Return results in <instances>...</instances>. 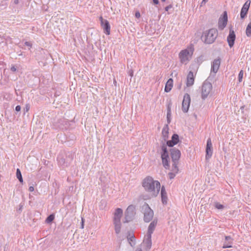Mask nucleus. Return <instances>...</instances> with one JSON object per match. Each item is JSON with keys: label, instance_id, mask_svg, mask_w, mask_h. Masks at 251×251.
<instances>
[{"label": "nucleus", "instance_id": "nucleus-1", "mask_svg": "<svg viewBox=\"0 0 251 251\" xmlns=\"http://www.w3.org/2000/svg\"><path fill=\"white\" fill-rule=\"evenodd\" d=\"M142 186L145 190L151 193L152 197H156L160 191V183L157 180H154L152 177H146L142 182Z\"/></svg>", "mask_w": 251, "mask_h": 251}, {"label": "nucleus", "instance_id": "nucleus-2", "mask_svg": "<svg viewBox=\"0 0 251 251\" xmlns=\"http://www.w3.org/2000/svg\"><path fill=\"white\" fill-rule=\"evenodd\" d=\"M218 36V30L212 28L203 32L201 39L204 43L211 44L213 43Z\"/></svg>", "mask_w": 251, "mask_h": 251}, {"label": "nucleus", "instance_id": "nucleus-3", "mask_svg": "<svg viewBox=\"0 0 251 251\" xmlns=\"http://www.w3.org/2000/svg\"><path fill=\"white\" fill-rule=\"evenodd\" d=\"M194 51V47L190 44L187 49L180 51L179 53V58L181 63L187 64L192 58Z\"/></svg>", "mask_w": 251, "mask_h": 251}, {"label": "nucleus", "instance_id": "nucleus-4", "mask_svg": "<svg viewBox=\"0 0 251 251\" xmlns=\"http://www.w3.org/2000/svg\"><path fill=\"white\" fill-rule=\"evenodd\" d=\"M172 102L170 100L169 102L167 104V124L162 129V136L163 140L162 141H166L169 138V126L168 124H170L171 122V107H172Z\"/></svg>", "mask_w": 251, "mask_h": 251}, {"label": "nucleus", "instance_id": "nucleus-5", "mask_svg": "<svg viewBox=\"0 0 251 251\" xmlns=\"http://www.w3.org/2000/svg\"><path fill=\"white\" fill-rule=\"evenodd\" d=\"M167 145L165 141H161V158L163 167L166 169L170 168V157L169 155V152L167 148Z\"/></svg>", "mask_w": 251, "mask_h": 251}, {"label": "nucleus", "instance_id": "nucleus-6", "mask_svg": "<svg viewBox=\"0 0 251 251\" xmlns=\"http://www.w3.org/2000/svg\"><path fill=\"white\" fill-rule=\"evenodd\" d=\"M123 214V210L120 208H117L115 209L114 213L113 224L114 225V229L115 233L119 234L121 232V218Z\"/></svg>", "mask_w": 251, "mask_h": 251}, {"label": "nucleus", "instance_id": "nucleus-7", "mask_svg": "<svg viewBox=\"0 0 251 251\" xmlns=\"http://www.w3.org/2000/svg\"><path fill=\"white\" fill-rule=\"evenodd\" d=\"M142 210L143 211L144 222L149 223L151 221L153 217L154 213L149 204L145 202L142 206Z\"/></svg>", "mask_w": 251, "mask_h": 251}, {"label": "nucleus", "instance_id": "nucleus-8", "mask_svg": "<svg viewBox=\"0 0 251 251\" xmlns=\"http://www.w3.org/2000/svg\"><path fill=\"white\" fill-rule=\"evenodd\" d=\"M212 89V84L207 81H204L201 87V98L205 100L209 96Z\"/></svg>", "mask_w": 251, "mask_h": 251}, {"label": "nucleus", "instance_id": "nucleus-9", "mask_svg": "<svg viewBox=\"0 0 251 251\" xmlns=\"http://www.w3.org/2000/svg\"><path fill=\"white\" fill-rule=\"evenodd\" d=\"M136 214L135 206L133 205H129L125 212L124 223L132 221Z\"/></svg>", "mask_w": 251, "mask_h": 251}, {"label": "nucleus", "instance_id": "nucleus-10", "mask_svg": "<svg viewBox=\"0 0 251 251\" xmlns=\"http://www.w3.org/2000/svg\"><path fill=\"white\" fill-rule=\"evenodd\" d=\"M191 102L190 96L188 93H185L183 97L182 103V110L184 113H187L189 110Z\"/></svg>", "mask_w": 251, "mask_h": 251}, {"label": "nucleus", "instance_id": "nucleus-11", "mask_svg": "<svg viewBox=\"0 0 251 251\" xmlns=\"http://www.w3.org/2000/svg\"><path fill=\"white\" fill-rule=\"evenodd\" d=\"M170 151L173 162L178 163L181 156L180 151L176 148H173L170 149Z\"/></svg>", "mask_w": 251, "mask_h": 251}, {"label": "nucleus", "instance_id": "nucleus-12", "mask_svg": "<svg viewBox=\"0 0 251 251\" xmlns=\"http://www.w3.org/2000/svg\"><path fill=\"white\" fill-rule=\"evenodd\" d=\"M100 20L104 33L106 35H109L110 34V25L109 22L107 20L103 19L101 16L100 17Z\"/></svg>", "mask_w": 251, "mask_h": 251}, {"label": "nucleus", "instance_id": "nucleus-13", "mask_svg": "<svg viewBox=\"0 0 251 251\" xmlns=\"http://www.w3.org/2000/svg\"><path fill=\"white\" fill-rule=\"evenodd\" d=\"M236 39V35L231 26L229 28V34L227 37V42L230 48L233 47Z\"/></svg>", "mask_w": 251, "mask_h": 251}, {"label": "nucleus", "instance_id": "nucleus-14", "mask_svg": "<svg viewBox=\"0 0 251 251\" xmlns=\"http://www.w3.org/2000/svg\"><path fill=\"white\" fill-rule=\"evenodd\" d=\"M58 123L60 124V125L59 126V128L63 129H67L72 126V124H74L75 122L74 120L71 121H68L67 119H60L58 120Z\"/></svg>", "mask_w": 251, "mask_h": 251}, {"label": "nucleus", "instance_id": "nucleus-15", "mask_svg": "<svg viewBox=\"0 0 251 251\" xmlns=\"http://www.w3.org/2000/svg\"><path fill=\"white\" fill-rule=\"evenodd\" d=\"M251 2V0H248L243 5L240 12V18L241 19H244L247 17Z\"/></svg>", "mask_w": 251, "mask_h": 251}, {"label": "nucleus", "instance_id": "nucleus-16", "mask_svg": "<svg viewBox=\"0 0 251 251\" xmlns=\"http://www.w3.org/2000/svg\"><path fill=\"white\" fill-rule=\"evenodd\" d=\"M227 15L226 11L223 13V17H220L218 22V28L220 30H223L226 26L227 22Z\"/></svg>", "mask_w": 251, "mask_h": 251}, {"label": "nucleus", "instance_id": "nucleus-17", "mask_svg": "<svg viewBox=\"0 0 251 251\" xmlns=\"http://www.w3.org/2000/svg\"><path fill=\"white\" fill-rule=\"evenodd\" d=\"M205 151V159L208 160L211 158L213 153L212 144L210 138H208L207 140Z\"/></svg>", "mask_w": 251, "mask_h": 251}, {"label": "nucleus", "instance_id": "nucleus-18", "mask_svg": "<svg viewBox=\"0 0 251 251\" xmlns=\"http://www.w3.org/2000/svg\"><path fill=\"white\" fill-rule=\"evenodd\" d=\"M221 64V59L218 57L214 60L211 64V73H213L214 75L218 72Z\"/></svg>", "mask_w": 251, "mask_h": 251}, {"label": "nucleus", "instance_id": "nucleus-19", "mask_svg": "<svg viewBox=\"0 0 251 251\" xmlns=\"http://www.w3.org/2000/svg\"><path fill=\"white\" fill-rule=\"evenodd\" d=\"M144 244L146 246V249L147 250H150L151 247V235L148 234L145 236L144 241Z\"/></svg>", "mask_w": 251, "mask_h": 251}, {"label": "nucleus", "instance_id": "nucleus-20", "mask_svg": "<svg viewBox=\"0 0 251 251\" xmlns=\"http://www.w3.org/2000/svg\"><path fill=\"white\" fill-rule=\"evenodd\" d=\"M161 201L164 205L167 204L168 202V197L167 192L165 190V187L164 186H162L161 188Z\"/></svg>", "mask_w": 251, "mask_h": 251}, {"label": "nucleus", "instance_id": "nucleus-21", "mask_svg": "<svg viewBox=\"0 0 251 251\" xmlns=\"http://www.w3.org/2000/svg\"><path fill=\"white\" fill-rule=\"evenodd\" d=\"M233 239L230 236H225V241L224 243L223 248H230L232 247Z\"/></svg>", "mask_w": 251, "mask_h": 251}, {"label": "nucleus", "instance_id": "nucleus-22", "mask_svg": "<svg viewBox=\"0 0 251 251\" xmlns=\"http://www.w3.org/2000/svg\"><path fill=\"white\" fill-rule=\"evenodd\" d=\"M157 219H154L149 225V226L148 227V234L151 235L152 233L153 232L155 227L157 225Z\"/></svg>", "mask_w": 251, "mask_h": 251}, {"label": "nucleus", "instance_id": "nucleus-23", "mask_svg": "<svg viewBox=\"0 0 251 251\" xmlns=\"http://www.w3.org/2000/svg\"><path fill=\"white\" fill-rule=\"evenodd\" d=\"M194 82V77L193 73L192 71H190L187 76V82L186 85L188 87L191 86L193 85Z\"/></svg>", "mask_w": 251, "mask_h": 251}, {"label": "nucleus", "instance_id": "nucleus-24", "mask_svg": "<svg viewBox=\"0 0 251 251\" xmlns=\"http://www.w3.org/2000/svg\"><path fill=\"white\" fill-rule=\"evenodd\" d=\"M173 86V79L171 78H169L166 83L164 91L166 93L169 92Z\"/></svg>", "mask_w": 251, "mask_h": 251}, {"label": "nucleus", "instance_id": "nucleus-25", "mask_svg": "<svg viewBox=\"0 0 251 251\" xmlns=\"http://www.w3.org/2000/svg\"><path fill=\"white\" fill-rule=\"evenodd\" d=\"M54 218H55L54 214H51L47 217V218L45 220V222L47 224H51L54 220Z\"/></svg>", "mask_w": 251, "mask_h": 251}, {"label": "nucleus", "instance_id": "nucleus-26", "mask_svg": "<svg viewBox=\"0 0 251 251\" xmlns=\"http://www.w3.org/2000/svg\"><path fill=\"white\" fill-rule=\"evenodd\" d=\"M171 140L176 145L179 142L178 135L176 133H174L172 136Z\"/></svg>", "mask_w": 251, "mask_h": 251}, {"label": "nucleus", "instance_id": "nucleus-27", "mask_svg": "<svg viewBox=\"0 0 251 251\" xmlns=\"http://www.w3.org/2000/svg\"><path fill=\"white\" fill-rule=\"evenodd\" d=\"M127 240L131 246L133 247L135 245V237L134 234H132L130 237H128Z\"/></svg>", "mask_w": 251, "mask_h": 251}, {"label": "nucleus", "instance_id": "nucleus-28", "mask_svg": "<svg viewBox=\"0 0 251 251\" xmlns=\"http://www.w3.org/2000/svg\"><path fill=\"white\" fill-rule=\"evenodd\" d=\"M16 176H17V178L19 180V181L22 183L23 182V179L22 177V175L20 170L18 168L17 169V170H16Z\"/></svg>", "mask_w": 251, "mask_h": 251}, {"label": "nucleus", "instance_id": "nucleus-29", "mask_svg": "<svg viewBox=\"0 0 251 251\" xmlns=\"http://www.w3.org/2000/svg\"><path fill=\"white\" fill-rule=\"evenodd\" d=\"M178 164V163L173 162L172 164V172L175 173L176 174H177L179 170L178 168L177 167Z\"/></svg>", "mask_w": 251, "mask_h": 251}, {"label": "nucleus", "instance_id": "nucleus-30", "mask_svg": "<svg viewBox=\"0 0 251 251\" xmlns=\"http://www.w3.org/2000/svg\"><path fill=\"white\" fill-rule=\"evenodd\" d=\"M58 163L60 165L63 166V167H66V159L63 157H58Z\"/></svg>", "mask_w": 251, "mask_h": 251}, {"label": "nucleus", "instance_id": "nucleus-31", "mask_svg": "<svg viewBox=\"0 0 251 251\" xmlns=\"http://www.w3.org/2000/svg\"><path fill=\"white\" fill-rule=\"evenodd\" d=\"M246 34L248 37L251 36V23H249L247 26Z\"/></svg>", "mask_w": 251, "mask_h": 251}, {"label": "nucleus", "instance_id": "nucleus-32", "mask_svg": "<svg viewBox=\"0 0 251 251\" xmlns=\"http://www.w3.org/2000/svg\"><path fill=\"white\" fill-rule=\"evenodd\" d=\"M214 206L216 208L219 210H222L225 207L223 204H222L218 202H214Z\"/></svg>", "mask_w": 251, "mask_h": 251}, {"label": "nucleus", "instance_id": "nucleus-33", "mask_svg": "<svg viewBox=\"0 0 251 251\" xmlns=\"http://www.w3.org/2000/svg\"><path fill=\"white\" fill-rule=\"evenodd\" d=\"M245 105L242 106L240 107V110L241 111V113L243 114V115L245 116L247 115V113L246 112V111H248L249 109L248 108H245Z\"/></svg>", "mask_w": 251, "mask_h": 251}, {"label": "nucleus", "instance_id": "nucleus-34", "mask_svg": "<svg viewBox=\"0 0 251 251\" xmlns=\"http://www.w3.org/2000/svg\"><path fill=\"white\" fill-rule=\"evenodd\" d=\"M166 145L169 147H173L176 144L172 141V140H167L165 142Z\"/></svg>", "mask_w": 251, "mask_h": 251}, {"label": "nucleus", "instance_id": "nucleus-35", "mask_svg": "<svg viewBox=\"0 0 251 251\" xmlns=\"http://www.w3.org/2000/svg\"><path fill=\"white\" fill-rule=\"evenodd\" d=\"M244 72L243 70H241L238 74V81L241 82L242 81L243 77Z\"/></svg>", "mask_w": 251, "mask_h": 251}, {"label": "nucleus", "instance_id": "nucleus-36", "mask_svg": "<svg viewBox=\"0 0 251 251\" xmlns=\"http://www.w3.org/2000/svg\"><path fill=\"white\" fill-rule=\"evenodd\" d=\"M203 61V56L201 55L197 57L196 62L200 65Z\"/></svg>", "mask_w": 251, "mask_h": 251}, {"label": "nucleus", "instance_id": "nucleus-37", "mask_svg": "<svg viewBox=\"0 0 251 251\" xmlns=\"http://www.w3.org/2000/svg\"><path fill=\"white\" fill-rule=\"evenodd\" d=\"M30 109V104L27 103L25 105V107L23 109L24 114H25L26 112H27Z\"/></svg>", "mask_w": 251, "mask_h": 251}, {"label": "nucleus", "instance_id": "nucleus-38", "mask_svg": "<svg viewBox=\"0 0 251 251\" xmlns=\"http://www.w3.org/2000/svg\"><path fill=\"white\" fill-rule=\"evenodd\" d=\"M66 161V166H68L70 165L72 161V158H67L66 157L65 158Z\"/></svg>", "mask_w": 251, "mask_h": 251}, {"label": "nucleus", "instance_id": "nucleus-39", "mask_svg": "<svg viewBox=\"0 0 251 251\" xmlns=\"http://www.w3.org/2000/svg\"><path fill=\"white\" fill-rule=\"evenodd\" d=\"M176 175V174H175V173H173V172H170L168 174L169 177L170 179H173L175 177Z\"/></svg>", "mask_w": 251, "mask_h": 251}, {"label": "nucleus", "instance_id": "nucleus-40", "mask_svg": "<svg viewBox=\"0 0 251 251\" xmlns=\"http://www.w3.org/2000/svg\"><path fill=\"white\" fill-rule=\"evenodd\" d=\"M66 157L67 158H72V160L74 159L73 156L72 154L71 153H68V154L66 155Z\"/></svg>", "mask_w": 251, "mask_h": 251}, {"label": "nucleus", "instance_id": "nucleus-41", "mask_svg": "<svg viewBox=\"0 0 251 251\" xmlns=\"http://www.w3.org/2000/svg\"><path fill=\"white\" fill-rule=\"evenodd\" d=\"M10 70L12 72H16L17 69V67L15 66H12L11 67Z\"/></svg>", "mask_w": 251, "mask_h": 251}, {"label": "nucleus", "instance_id": "nucleus-42", "mask_svg": "<svg viewBox=\"0 0 251 251\" xmlns=\"http://www.w3.org/2000/svg\"><path fill=\"white\" fill-rule=\"evenodd\" d=\"M172 7H173L172 5L170 4L165 8V10L166 11H168L170 9L172 8Z\"/></svg>", "mask_w": 251, "mask_h": 251}, {"label": "nucleus", "instance_id": "nucleus-43", "mask_svg": "<svg viewBox=\"0 0 251 251\" xmlns=\"http://www.w3.org/2000/svg\"><path fill=\"white\" fill-rule=\"evenodd\" d=\"M141 16L140 13L139 11H136L135 13V17L136 18H139Z\"/></svg>", "mask_w": 251, "mask_h": 251}, {"label": "nucleus", "instance_id": "nucleus-44", "mask_svg": "<svg viewBox=\"0 0 251 251\" xmlns=\"http://www.w3.org/2000/svg\"><path fill=\"white\" fill-rule=\"evenodd\" d=\"M21 109V107L20 105H17L15 107V111L17 112H20Z\"/></svg>", "mask_w": 251, "mask_h": 251}, {"label": "nucleus", "instance_id": "nucleus-45", "mask_svg": "<svg viewBox=\"0 0 251 251\" xmlns=\"http://www.w3.org/2000/svg\"><path fill=\"white\" fill-rule=\"evenodd\" d=\"M128 74L131 77H132L133 75V71L132 69H130L128 71Z\"/></svg>", "mask_w": 251, "mask_h": 251}, {"label": "nucleus", "instance_id": "nucleus-46", "mask_svg": "<svg viewBox=\"0 0 251 251\" xmlns=\"http://www.w3.org/2000/svg\"><path fill=\"white\" fill-rule=\"evenodd\" d=\"M25 45L29 47H32V44L30 42H25Z\"/></svg>", "mask_w": 251, "mask_h": 251}, {"label": "nucleus", "instance_id": "nucleus-47", "mask_svg": "<svg viewBox=\"0 0 251 251\" xmlns=\"http://www.w3.org/2000/svg\"><path fill=\"white\" fill-rule=\"evenodd\" d=\"M208 0H202L201 3V6H202L205 4V3L208 1Z\"/></svg>", "mask_w": 251, "mask_h": 251}, {"label": "nucleus", "instance_id": "nucleus-48", "mask_svg": "<svg viewBox=\"0 0 251 251\" xmlns=\"http://www.w3.org/2000/svg\"><path fill=\"white\" fill-rule=\"evenodd\" d=\"M84 220L83 218H82L81 219V228H84Z\"/></svg>", "mask_w": 251, "mask_h": 251}, {"label": "nucleus", "instance_id": "nucleus-49", "mask_svg": "<svg viewBox=\"0 0 251 251\" xmlns=\"http://www.w3.org/2000/svg\"><path fill=\"white\" fill-rule=\"evenodd\" d=\"M152 2H153V4L157 5V4H159V0H152Z\"/></svg>", "mask_w": 251, "mask_h": 251}, {"label": "nucleus", "instance_id": "nucleus-50", "mask_svg": "<svg viewBox=\"0 0 251 251\" xmlns=\"http://www.w3.org/2000/svg\"><path fill=\"white\" fill-rule=\"evenodd\" d=\"M34 190L33 186H30L28 188V190L29 192H33Z\"/></svg>", "mask_w": 251, "mask_h": 251}, {"label": "nucleus", "instance_id": "nucleus-51", "mask_svg": "<svg viewBox=\"0 0 251 251\" xmlns=\"http://www.w3.org/2000/svg\"><path fill=\"white\" fill-rule=\"evenodd\" d=\"M132 234H131L130 231H128L127 235V239H128V237H130Z\"/></svg>", "mask_w": 251, "mask_h": 251}, {"label": "nucleus", "instance_id": "nucleus-52", "mask_svg": "<svg viewBox=\"0 0 251 251\" xmlns=\"http://www.w3.org/2000/svg\"><path fill=\"white\" fill-rule=\"evenodd\" d=\"M19 3V0H14V3L15 4H18Z\"/></svg>", "mask_w": 251, "mask_h": 251}, {"label": "nucleus", "instance_id": "nucleus-53", "mask_svg": "<svg viewBox=\"0 0 251 251\" xmlns=\"http://www.w3.org/2000/svg\"><path fill=\"white\" fill-rule=\"evenodd\" d=\"M135 251H142V249H140V248H138V249H137L135 250Z\"/></svg>", "mask_w": 251, "mask_h": 251}, {"label": "nucleus", "instance_id": "nucleus-54", "mask_svg": "<svg viewBox=\"0 0 251 251\" xmlns=\"http://www.w3.org/2000/svg\"><path fill=\"white\" fill-rule=\"evenodd\" d=\"M162 2H164L166 1V0H161Z\"/></svg>", "mask_w": 251, "mask_h": 251}]
</instances>
